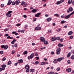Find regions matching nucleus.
Masks as SVG:
<instances>
[{
  "mask_svg": "<svg viewBox=\"0 0 74 74\" xmlns=\"http://www.w3.org/2000/svg\"><path fill=\"white\" fill-rule=\"evenodd\" d=\"M74 14V11L73 12L71 13L70 14L65 16V19H69V18H70V16H71V15H73V14Z\"/></svg>",
  "mask_w": 74,
  "mask_h": 74,
  "instance_id": "f257e3e1",
  "label": "nucleus"
},
{
  "mask_svg": "<svg viewBox=\"0 0 74 74\" xmlns=\"http://www.w3.org/2000/svg\"><path fill=\"white\" fill-rule=\"evenodd\" d=\"M61 51V49L60 48H58L56 50V54L57 55H59L60 54V51Z\"/></svg>",
  "mask_w": 74,
  "mask_h": 74,
  "instance_id": "f03ea898",
  "label": "nucleus"
},
{
  "mask_svg": "<svg viewBox=\"0 0 74 74\" xmlns=\"http://www.w3.org/2000/svg\"><path fill=\"white\" fill-rule=\"evenodd\" d=\"M12 12V11H9L8 12V14H6V16L8 17H11V14Z\"/></svg>",
  "mask_w": 74,
  "mask_h": 74,
  "instance_id": "7ed1b4c3",
  "label": "nucleus"
},
{
  "mask_svg": "<svg viewBox=\"0 0 74 74\" xmlns=\"http://www.w3.org/2000/svg\"><path fill=\"white\" fill-rule=\"evenodd\" d=\"M2 67V70H5V69L6 67H7V65L5 64L1 66Z\"/></svg>",
  "mask_w": 74,
  "mask_h": 74,
  "instance_id": "20e7f679",
  "label": "nucleus"
},
{
  "mask_svg": "<svg viewBox=\"0 0 74 74\" xmlns=\"http://www.w3.org/2000/svg\"><path fill=\"white\" fill-rule=\"evenodd\" d=\"M34 53H32L30 56V59H32V58H34Z\"/></svg>",
  "mask_w": 74,
  "mask_h": 74,
  "instance_id": "39448f33",
  "label": "nucleus"
},
{
  "mask_svg": "<svg viewBox=\"0 0 74 74\" xmlns=\"http://www.w3.org/2000/svg\"><path fill=\"white\" fill-rule=\"evenodd\" d=\"M63 59V58H59L58 59H57V62H60L62 61V60Z\"/></svg>",
  "mask_w": 74,
  "mask_h": 74,
  "instance_id": "423d86ee",
  "label": "nucleus"
},
{
  "mask_svg": "<svg viewBox=\"0 0 74 74\" xmlns=\"http://www.w3.org/2000/svg\"><path fill=\"white\" fill-rule=\"evenodd\" d=\"M40 40L42 42H43L45 41V38L43 37H41L40 38Z\"/></svg>",
  "mask_w": 74,
  "mask_h": 74,
  "instance_id": "0eeeda50",
  "label": "nucleus"
},
{
  "mask_svg": "<svg viewBox=\"0 0 74 74\" xmlns=\"http://www.w3.org/2000/svg\"><path fill=\"white\" fill-rule=\"evenodd\" d=\"M58 47H59V48H61V47H63V46H64V45L63 44H61L60 43H59L58 44Z\"/></svg>",
  "mask_w": 74,
  "mask_h": 74,
  "instance_id": "6e6552de",
  "label": "nucleus"
},
{
  "mask_svg": "<svg viewBox=\"0 0 74 74\" xmlns=\"http://www.w3.org/2000/svg\"><path fill=\"white\" fill-rule=\"evenodd\" d=\"M35 29L36 30H40V29H41V27H37L35 28Z\"/></svg>",
  "mask_w": 74,
  "mask_h": 74,
  "instance_id": "1a4fd4ad",
  "label": "nucleus"
},
{
  "mask_svg": "<svg viewBox=\"0 0 74 74\" xmlns=\"http://www.w3.org/2000/svg\"><path fill=\"white\" fill-rule=\"evenodd\" d=\"M66 71L68 72V73H70V72H71V68L67 69H66Z\"/></svg>",
  "mask_w": 74,
  "mask_h": 74,
  "instance_id": "9d476101",
  "label": "nucleus"
},
{
  "mask_svg": "<svg viewBox=\"0 0 74 74\" xmlns=\"http://www.w3.org/2000/svg\"><path fill=\"white\" fill-rule=\"evenodd\" d=\"M40 14H41V13H38L35 15V16L36 17H38L39 15H40Z\"/></svg>",
  "mask_w": 74,
  "mask_h": 74,
  "instance_id": "9b49d317",
  "label": "nucleus"
},
{
  "mask_svg": "<svg viewBox=\"0 0 74 74\" xmlns=\"http://www.w3.org/2000/svg\"><path fill=\"white\" fill-rule=\"evenodd\" d=\"M19 3H20V1L18 0H17L15 1V4L16 5H18L19 4Z\"/></svg>",
  "mask_w": 74,
  "mask_h": 74,
  "instance_id": "f8f14e48",
  "label": "nucleus"
},
{
  "mask_svg": "<svg viewBox=\"0 0 74 74\" xmlns=\"http://www.w3.org/2000/svg\"><path fill=\"white\" fill-rule=\"evenodd\" d=\"M37 10L36 9H33L32 11V12H33V13H35L37 12Z\"/></svg>",
  "mask_w": 74,
  "mask_h": 74,
  "instance_id": "ddd939ff",
  "label": "nucleus"
},
{
  "mask_svg": "<svg viewBox=\"0 0 74 74\" xmlns=\"http://www.w3.org/2000/svg\"><path fill=\"white\" fill-rule=\"evenodd\" d=\"M68 0V4H71V3L72 2H73V1H72V0Z\"/></svg>",
  "mask_w": 74,
  "mask_h": 74,
  "instance_id": "4468645a",
  "label": "nucleus"
},
{
  "mask_svg": "<svg viewBox=\"0 0 74 74\" xmlns=\"http://www.w3.org/2000/svg\"><path fill=\"white\" fill-rule=\"evenodd\" d=\"M11 3H12V1L10 0L9 1H8V5H10L11 4Z\"/></svg>",
  "mask_w": 74,
  "mask_h": 74,
  "instance_id": "2eb2a0df",
  "label": "nucleus"
},
{
  "mask_svg": "<svg viewBox=\"0 0 74 74\" xmlns=\"http://www.w3.org/2000/svg\"><path fill=\"white\" fill-rule=\"evenodd\" d=\"M73 32L72 31H70L68 33V35H71L72 34H73Z\"/></svg>",
  "mask_w": 74,
  "mask_h": 74,
  "instance_id": "dca6fc26",
  "label": "nucleus"
},
{
  "mask_svg": "<svg viewBox=\"0 0 74 74\" xmlns=\"http://www.w3.org/2000/svg\"><path fill=\"white\" fill-rule=\"evenodd\" d=\"M23 62V60L22 59H21L18 60V63H21Z\"/></svg>",
  "mask_w": 74,
  "mask_h": 74,
  "instance_id": "f3484780",
  "label": "nucleus"
},
{
  "mask_svg": "<svg viewBox=\"0 0 74 74\" xmlns=\"http://www.w3.org/2000/svg\"><path fill=\"white\" fill-rule=\"evenodd\" d=\"M51 20H52V18H47V21L48 22H50V21H51Z\"/></svg>",
  "mask_w": 74,
  "mask_h": 74,
  "instance_id": "a211bd4d",
  "label": "nucleus"
},
{
  "mask_svg": "<svg viewBox=\"0 0 74 74\" xmlns=\"http://www.w3.org/2000/svg\"><path fill=\"white\" fill-rule=\"evenodd\" d=\"M69 10L70 11H73V8L72 7H70L69 8Z\"/></svg>",
  "mask_w": 74,
  "mask_h": 74,
  "instance_id": "6ab92c4d",
  "label": "nucleus"
},
{
  "mask_svg": "<svg viewBox=\"0 0 74 74\" xmlns=\"http://www.w3.org/2000/svg\"><path fill=\"white\" fill-rule=\"evenodd\" d=\"M26 3H25V2L24 1H22L21 2V5H24V4H25Z\"/></svg>",
  "mask_w": 74,
  "mask_h": 74,
  "instance_id": "aec40b11",
  "label": "nucleus"
},
{
  "mask_svg": "<svg viewBox=\"0 0 74 74\" xmlns=\"http://www.w3.org/2000/svg\"><path fill=\"white\" fill-rule=\"evenodd\" d=\"M25 68L26 69H29V65H26L25 66Z\"/></svg>",
  "mask_w": 74,
  "mask_h": 74,
  "instance_id": "412c9836",
  "label": "nucleus"
},
{
  "mask_svg": "<svg viewBox=\"0 0 74 74\" xmlns=\"http://www.w3.org/2000/svg\"><path fill=\"white\" fill-rule=\"evenodd\" d=\"M8 48V46L7 45H6L4 46V49H7Z\"/></svg>",
  "mask_w": 74,
  "mask_h": 74,
  "instance_id": "4be33fe9",
  "label": "nucleus"
},
{
  "mask_svg": "<svg viewBox=\"0 0 74 74\" xmlns=\"http://www.w3.org/2000/svg\"><path fill=\"white\" fill-rule=\"evenodd\" d=\"M71 53L70 52L69 53L67 56V58H69V57L71 55Z\"/></svg>",
  "mask_w": 74,
  "mask_h": 74,
  "instance_id": "5701e85b",
  "label": "nucleus"
},
{
  "mask_svg": "<svg viewBox=\"0 0 74 74\" xmlns=\"http://www.w3.org/2000/svg\"><path fill=\"white\" fill-rule=\"evenodd\" d=\"M56 40H59L60 39V37H56Z\"/></svg>",
  "mask_w": 74,
  "mask_h": 74,
  "instance_id": "b1692460",
  "label": "nucleus"
},
{
  "mask_svg": "<svg viewBox=\"0 0 74 74\" xmlns=\"http://www.w3.org/2000/svg\"><path fill=\"white\" fill-rule=\"evenodd\" d=\"M41 65H45L46 64V63L44 62H42L41 63Z\"/></svg>",
  "mask_w": 74,
  "mask_h": 74,
  "instance_id": "393cba45",
  "label": "nucleus"
},
{
  "mask_svg": "<svg viewBox=\"0 0 74 74\" xmlns=\"http://www.w3.org/2000/svg\"><path fill=\"white\" fill-rule=\"evenodd\" d=\"M56 38H54L53 37H52L51 38V40L52 41H56Z\"/></svg>",
  "mask_w": 74,
  "mask_h": 74,
  "instance_id": "a878e982",
  "label": "nucleus"
},
{
  "mask_svg": "<svg viewBox=\"0 0 74 74\" xmlns=\"http://www.w3.org/2000/svg\"><path fill=\"white\" fill-rule=\"evenodd\" d=\"M57 62H58V61H57V59H55L53 61V62L54 63H57Z\"/></svg>",
  "mask_w": 74,
  "mask_h": 74,
  "instance_id": "bb28decb",
  "label": "nucleus"
},
{
  "mask_svg": "<svg viewBox=\"0 0 74 74\" xmlns=\"http://www.w3.org/2000/svg\"><path fill=\"white\" fill-rule=\"evenodd\" d=\"M65 22H66L64 20L62 21L61 22V23L62 24H63L64 23H65Z\"/></svg>",
  "mask_w": 74,
  "mask_h": 74,
  "instance_id": "cd10ccee",
  "label": "nucleus"
},
{
  "mask_svg": "<svg viewBox=\"0 0 74 74\" xmlns=\"http://www.w3.org/2000/svg\"><path fill=\"white\" fill-rule=\"evenodd\" d=\"M54 16H56L57 17H59L60 16H59V14H54Z\"/></svg>",
  "mask_w": 74,
  "mask_h": 74,
  "instance_id": "c85d7f7f",
  "label": "nucleus"
},
{
  "mask_svg": "<svg viewBox=\"0 0 74 74\" xmlns=\"http://www.w3.org/2000/svg\"><path fill=\"white\" fill-rule=\"evenodd\" d=\"M57 5H59V4H61V3L59 1H58L57 2V3H56Z\"/></svg>",
  "mask_w": 74,
  "mask_h": 74,
  "instance_id": "c756f323",
  "label": "nucleus"
},
{
  "mask_svg": "<svg viewBox=\"0 0 74 74\" xmlns=\"http://www.w3.org/2000/svg\"><path fill=\"white\" fill-rule=\"evenodd\" d=\"M11 64V61L10 60L8 63L7 64L8 65H10Z\"/></svg>",
  "mask_w": 74,
  "mask_h": 74,
  "instance_id": "7c9ffc66",
  "label": "nucleus"
},
{
  "mask_svg": "<svg viewBox=\"0 0 74 74\" xmlns=\"http://www.w3.org/2000/svg\"><path fill=\"white\" fill-rule=\"evenodd\" d=\"M30 71L32 72V73H33L34 71V69H31L30 70Z\"/></svg>",
  "mask_w": 74,
  "mask_h": 74,
  "instance_id": "2f4dec72",
  "label": "nucleus"
},
{
  "mask_svg": "<svg viewBox=\"0 0 74 74\" xmlns=\"http://www.w3.org/2000/svg\"><path fill=\"white\" fill-rule=\"evenodd\" d=\"M71 59H72L73 60V59H74V55H72L71 57Z\"/></svg>",
  "mask_w": 74,
  "mask_h": 74,
  "instance_id": "473e14b6",
  "label": "nucleus"
},
{
  "mask_svg": "<svg viewBox=\"0 0 74 74\" xmlns=\"http://www.w3.org/2000/svg\"><path fill=\"white\" fill-rule=\"evenodd\" d=\"M10 30V29H9L6 28L4 29V32H7V31H8V30Z\"/></svg>",
  "mask_w": 74,
  "mask_h": 74,
  "instance_id": "72a5a7b5",
  "label": "nucleus"
},
{
  "mask_svg": "<svg viewBox=\"0 0 74 74\" xmlns=\"http://www.w3.org/2000/svg\"><path fill=\"white\" fill-rule=\"evenodd\" d=\"M27 51H25L23 53L24 55H26V54H27Z\"/></svg>",
  "mask_w": 74,
  "mask_h": 74,
  "instance_id": "f704fd0d",
  "label": "nucleus"
},
{
  "mask_svg": "<svg viewBox=\"0 0 74 74\" xmlns=\"http://www.w3.org/2000/svg\"><path fill=\"white\" fill-rule=\"evenodd\" d=\"M27 3H25V4H24L23 5L24 7H27Z\"/></svg>",
  "mask_w": 74,
  "mask_h": 74,
  "instance_id": "c9c22d12",
  "label": "nucleus"
},
{
  "mask_svg": "<svg viewBox=\"0 0 74 74\" xmlns=\"http://www.w3.org/2000/svg\"><path fill=\"white\" fill-rule=\"evenodd\" d=\"M60 42H63V38H61V39L60 40Z\"/></svg>",
  "mask_w": 74,
  "mask_h": 74,
  "instance_id": "e433bc0d",
  "label": "nucleus"
},
{
  "mask_svg": "<svg viewBox=\"0 0 74 74\" xmlns=\"http://www.w3.org/2000/svg\"><path fill=\"white\" fill-rule=\"evenodd\" d=\"M38 63H39V62H38V61H36L35 63V64H38Z\"/></svg>",
  "mask_w": 74,
  "mask_h": 74,
  "instance_id": "4c0bfd02",
  "label": "nucleus"
},
{
  "mask_svg": "<svg viewBox=\"0 0 74 74\" xmlns=\"http://www.w3.org/2000/svg\"><path fill=\"white\" fill-rule=\"evenodd\" d=\"M15 50H13L12 52V54H14L15 53Z\"/></svg>",
  "mask_w": 74,
  "mask_h": 74,
  "instance_id": "58836bf2",
  "label": "nucleus"
},
{
  "mask_svg": "<svg viewBox=\"0 0 74 74\" xmlns=\"http://www.w3.org/2000/svg\"><path fill=\"white\" fill-rule=\"evenodd\" d=\"M54 72H50L48 73V74H53Z\"/></svg>",
  "mask_w": 74,
  "mask_h": 74,
  "instance_id": "ea45409f",
  "label": "nucleus"
},
{
  "mask_svg": "<svg viewBox=\"0 0 74 74\" xmlns=\"http://www.w3.org/2000/svg\"><path fill=\"white\" fill-rule=\"evenodd\" d=\"M64 0H61L60 1V2L61 3H62L63 2H64Z\"/></svg>",
  "mask_w": 74,
  "mask_h": 74,
  "instance_id": "a19ab883",
  "label": "nucleus"
},
{
  "mask_svg": "<svg viewBox=\"0 0 74 74\" xmlns=\"http://www.w3.org/2000/svg\"><path fill=\"white\" fill-rule=\"evenodd\" d=\"M35 56H38V54H37V52L35 53Z\"/></svg>",
  "mask_w": 74,
  "mask_h": 74,
  "instance_id": "79ce46f5",
  "label": "nucleus"
},
{
  "mask_svg": "<svg viewBox=\"0 0 74 74\" xmlns=\"http://www.w3.org/2000/svg\"><path fill=\"white\" fill-rule=\"evenodd\" d=\"M51 29H49L48 30V32L49 33H51Z\"/></svg>",
  "mask_w": 74,
  "mask_h": 74,
  "instance_id": "37998d69",
  "label": "nucleus"
},
{
  "mask_svg": "<svg viewBox=\"0 0 74 74\" xmlns=\"http://www.w3.org/2000/svg\"><path fill=\"white\" fill-rule=\"evenodd\" d=\"M70 39H71V40L73 39V36H70Z\"/></svg>",
  "mask_w": 74,
  "mask_h": 74,
  "instance_id": "c03bdc74",
  "label": "nucleus"
},
{
  "mask_svg": "<svg viewBox=\"0 0 74 74\" xmlns=\"http://www.w3.org/2000/svg\"><path fill=\"white\" fill-rule=\"evenodd\" d=\"M61 17L62 18H64V15L63 14V15L61 16Z\"/></svg>",
  "mask_w": 74,
  "mask_h": 74,
  "instance_id": "a18cd8bd",
  "label": "nucleus"
},
{
  "mask_svg": "<svg viewBox=\"0 0 74 74\" xmlns=\"http://www.w3.org/2000/svg\"><path fill=\"white\" fill-rule=\"evenodd\" d=\"M4 45H2L1 46V48H4Z\"/></svg>",
  "mask_w": 74,
  "mask_h": 74,
  "instance_id": "49530a36",
  "label": "nucleus"
},
{
  "mask_svg": "<svg viewBox=\"0 0 74 74\" xmlns=\"http://www.w3.org/2000/svg\"><path fill=\"white\" fill-rule=\"evenodd\" d=\"M24 30L22 29L21 30V33H24Z\"/></svg>",
  "mask_w": 74,
  "mask_h": 74,
  "instance_id": "de8ad7c7",
  "label": "nucleus"
},
{
  "mask_svg": "<svg viewBox=\"0 0 74 74\" xmlns=\"http://www.w3.org/2000/svg\"><path fill=\"white\" fill-rule=\"evenodd\" d=\"M18 62H17L16 63H15L14 64V66H16L18 65Z\"/></svg>",
  "mask_w": 74,
  "mask_h": 74,
  "instance_id": "09e8293b",
  "label": "nucleus"
},
{
  "mask_svg": "<svg viewBox=\"0 0 74 74\" xmlns=\"http://www.w3.org/2000/svg\"><path fill=\"white\" fill-rule=\"evenodd\" d=\"M43 42H44V43L45 44H47V41L45 40Z\"/></svg>",
  "mask_w": 74,
  "mask_h": 74,
  "instance_id": "8fccbe9b",
  "label": "nucleus"
},
{
  "mask_svg": "<svg viewBox=\"0 0 74 74\" xmlns=\"http://www.w3.org/2000/svg\"><path fill=\"white\" fill-rule=\"evenodd\" d=\"M6 59V58H3V59H2V60L3 61H4V60H5Z\"/></svg>",
  "mask_w": 74,
  "mask_h": 74,
  "instance_id": "3c124183",
  "label": "nucleus"
},
{
  "mask_svg": "<svg viewBox=\"0 0 74 74\" xmlns=\"http://www.w3.org/2000/svg\"><path fill=\"white\" fill-rule=\"evenodd\" d=\"M60 30H61V29L59 28L58 29L57 31L58 32H60Z\"/></svg>",
  "mask_w": 74,
  "mask_h": 74,
  "instance_id": "603ef678",
  "label": "nucleus"
},
{
  "mask_svg": "<svg viewBox=\"0 0 74 74\" xmlns=\"http://www.w3.org/2000/svg\"><path fill=\"white\" fill-rule=\"evenodd\" d=\"M67 63L68 64H70L71 63L70 62L69 60H68L67 61Z\"/></svg>",
  "mask_w": 74,
  "mask_h": 74,
  "instance_id": "864d4df0",
  "label": "nucleus"
},
{
  "mask_svg": "<svg viewBox=\"0 0 74 74\" xmlns=\"http://www.w3.org/2000/svg\"><path fill=\"white\" fill-rule=\"evenodd\" d=\"M54 52H53V51H52L51 53V55H53V54H54Z\"/></svg>",
  "mask_w": 74,
  "mask_h": 74,
  "instance_id": "5fc2aeb1",
  "label": "nucleus"
},
{
  "mask_svg": "<svg viewBox=\"0 0 74 74\" xmlns=\"http://www.w3.org/2000/svg\"><path fill=\"white\" fill-rule=\"evenodd\" d=\"M20 25H21V24H17L16 25V26H20Z\"/></svg>",
  "mask_w": 74,
  "mask_h": 74,
  "instance_id": "6e6d98bb",
  "label": "nucleus"
},
{
  "mask_svg": "<svg viewBox=\"0 0 74 74\" xmlns=\"http://www.w3.org/2000/svg\"><path fill=\"white\" fill-rule=\"evenodd\" d=\"M27 58L28 59H29V60H30V56H28L27 57Z\"/></svg>",
  "mask_w": 74,
  "mask_h": 74,
  "instance_id": "4d7b16f0",
  "label": "nucleus"
},
{
  "mask_svg": "<svg viewBox=\"0 0 74 74\" xmlns=\"http://www.w3.org/2000/svg\"><path fill=\"white\" fill-rule=\"evenodd\" d=\"M46 48L45 47H44L41 48V50L42 49H45Z\"/></svg>",
  "mask_w": 74,
  "mask_h": 74,
  "instance_id": "13d9d810",
  "label": "nucleus"
},
{
  "mask_svg": "<svg viewBox=\"0 0 74 74\" xmlns=\"http://www.w3.org/2000/svg\"><path fill=\"white\" fill-rule=\"evenodd\" d=\"M57 71H59L60 70V68H58L57 69Z\"/></svg>",
  "mask_w": 74,
  "mask_h": 74,
  "instance_id": "bf43d9fd",
  "label": "nucleus"
},
{
  "mask_svg": "<svg viewBox=\"0 0 74 74\" xmlns=\"http://www.w3.org/2000/svg\"><path fill=\"white\" fill-rule=\"evenodd\" d=\"M71 52H72V53H73V54H74V50H72L71 51Z\"/></svg>",
  "mask_w": 74,
  "mask_h": 74,
  "instance_id": "052dcab7",
  "label": "nucleus"
},
{
  "mask_svg": "<svg viewBox=\"0 0 74 74\" xmlns=\"http://www.w3.org/2000/svg\"><path fill=\"white\" fill-rule=\"evenodd\" d=\"M29 69H27V70H26V72L27 73V72H29Z\"/></svg>",
  "mask_w": 74,
  "mask_h": 74,
  "instance_id": "680f3d73",
  "label": "nucleus"
},
{
  "mask_svg": "<svg viewBox=\"0 0 74 74\" xmlns=\"http://www.w3.org/2000/svg\"><path fill=\"white\" fill-rule=\"evenodd\" d=\"M12 5H15V2H12Z\"/></svg>",
  "mask_w": 74,
  "mask_h": 74,
  "instance_id": "e2e57ef3",
  "label": "nucleus"
},
{
  "mask_svg": "<svg viewBox=\"0 0 74 74\" xmlns=\"http://www.w3.org/2000/svg\"><path fill=\"white\" fill-rule=\"evenodd\" d=\"M0 53L1 54H3V51H1Z\"/></svg>",
  "mask_w": 74,
  "mask_h": 74,
  "instance_id": "0e129e2a",
  "label": "nucleus"
},
{
  "mask_svg": "<svg viewBox=\"0 0 74 74\" xmlns=\"http://www.w3.org/2000/svg\"><path fill=\"white\" fill-rule=\"evenodd\" d=\"M23 17L25 18H27V16H26L25 15H24L23 16Z\"/></svg>",
  "mask_w": 74,
  "mask_h": 74,
  "instance_id": "69168bd1",
  "label": "nucleus"
},
{
  "mask_svg": "<svg viewBox=\"0 0 74 74\" xmlns=\"http://www.w3.org/2000/svg\"><path fill=\"white\" fill-rule=\"evenodd\" d=\"M70 10H67V12H68V13H70Z\"/></svg>",
  "mask_w": 74,
  "mask_h": 74,
  "instance_id": "338daca9",
  "label": "nucleus"
},
{
  "mask_svg": "<svg viewBox=\"0 0 74 74\" xmlns=\"http://www.w3.org/2000/svg\"><path fill=\"white\" fill-rule=\"evenodd\" d=\"M27 27V25H25V29H26V27Z\"/></svg>",
  "mask_w": 74,
  "mask_h": 74,
  "instance_id": "774afa93",
  "label": "nucleus"
}]
</instances>
